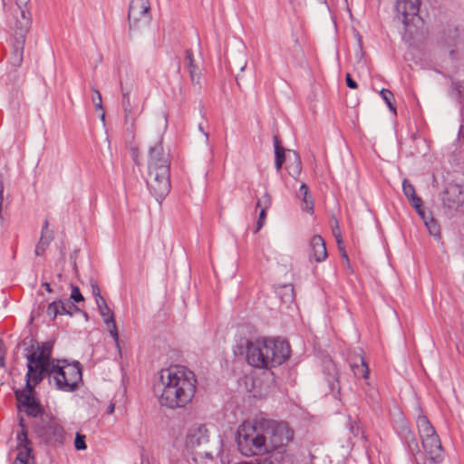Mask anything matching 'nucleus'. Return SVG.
Listing matches in <instances>:
<instances>
[{"label":"nucleus","instance_id":"30","mask_svg":"<svg viewBox=\"0 0 464 464\" xmlns=\"http://www.w3.org/2000/svg\"><path fill=\"white\" fill-rule=\"evenodd\" d=\"M266 219V210L260 209L259 218L256 223V231L260 230L265 225Z\"/></svg>","mask_w":464,"mask_h":464},{"label":"nucleus","instance_id":"26","mask_svg":"<svg viewBox=\"0 0 464 464\" xmlns=\"http://www.w3.org/2000/svg\"><path fill=\"white\" fill-rule=\"evenodd\" d=\"M92 92H93V95H92V102L94 104L95 109L97 111L98 110L102 111V99L101 92L95 88L92 89Z\"/></svg>","mask_w":464,"mask_h":464},{"label":"nucleus","instance_id":"16","mask_svg":"<svg viewBox=\"0 0 464 464\" xmlns=\"http://www.w3.org/2000/svg\"><path fill=\"white\" fill-rule=\"evenodd\" d=\"M421 440L422 445L430 459L434 461H439L441 459V445L436 432L430 434V436L422 437Z\"/></svg>","mask_w":464,"mask_h":464},{"label":"nucleus","instance_id":"3","mask_svg":"<svg viewBox=\"0 0 464 464\" xmlns=\"http://www.w3.org/2000/svg\"><path fill=\"white\" fill-rule=\"evenodd\" d=\"M148 184L157 197H164L170 188L169 160L160 144L150 150Z\"/></svg>","mask_w":464,"mask_h":464},{"label":"nucleus","instance_id":"21","mask_svg":"<svg viewBox=\"0 0 464 464\" xmlns=\"http://www.w3.org/2000/svg\"><path fill=\"white\" fill-rule=\"evenodd\" d=\"M353 371L356 377L363 379L369 378L370 370L368 364L362 357L360 358V364L353 365Z\"/></svg>","mask_w":464,"mask_h":464},{"label":"nucleus","instance_id":"24","mask_svg":"<svg viewBox=\"0 0 464 464\" xmlns=\"http://www.w3.org/2000/svg\"><path fill=\"white\" fill-rule=\"evenodd\" d=\"M275 152H276V168L279 171L282 168L283 163L285 162V150L280 145L276 144Z\"/></svg>","mask_w":464,"mask_h":464},{"label":"nucleus","instance_id":"10","mask_svg":"<svg viewBox=\"0 0 464 464\" xmlns=\"http://www.w3.org/2000/svg\"><path fill=\"white\" fill-rule=\"evenodd\" d=\"M150 19V4L149 0H131L128 13L130 25L138 27L140 24H147Z\"/></svg>","mask_w":464,"mask_h":464},{"label":"nucleus","instance_id":"15","mask_svg":"<svg viewBox=\"0 0 464 464\" xmlns=\"http://www.w3.org/2000/svg\"><path fill=\"white\" fill-rule=\"evenodd\" d=\"M327 257L324 240L320 236H314L309 243V258L315 262H323Z\"/></svg>","mask_w":464,"mask_h":464},{"label":"nucleus","instance_id":"13","mask_svg":"<svg viewBox=\"0 0 464 464\" xmlns=\"http://www.w3.org/2000/svg\"><path fill=\"white\" fill-rule=\"evenodd\" d=\"M99 313L103 320V323L105 324L108 332L110 333L111 336L114 340V343L117 347L120 346V338H119V333L117 329V325L114 319V314L111 310V308L107 305V303L103 297L97 298V303Z\"/></svg>","mask_w":464,"mask_h":464},{"label":"nucleus","instance_id":"6","mask_svg":"<svg viewBox=\"0 0 464 464\" xmlns=\"http://www.w3.org/2000/svg\"><path fill=\"white\" fill-rule=\"evenodd\" d=\"M23 23L21 25V34L12 41V49L8 57V62L14 67H19L24 59V49L25 44V33L31 24V15L29 12L20 11Z\"/></svg>","mask_w":464,"mask_h":464},{"label":"nucleus","instance_id":"36","mask_svg":"<svg viewBox=\"0 0 464 464\" xmlns=\"http://www.w3.org/2000/svg\"><path fill=\"white\" fill-rule=\"evenodd\" d=\"M102 120H104V118H105L104 113H102Z\"/></svg>","mask_w":464,"mask_h":464},{"label":"nucleus","instance_id":"22","mask_svg":"<svg viewBox=\"0 0 464 464\" xmlns=\"http://www.w3.org/2000/svg\"><path fill=\"white\" fill-rule=\"evenodd\" d=\"M380 95L382 96V98L383 99V101L385 102V103L387 104L389 109L394 114H396V108H395V106L392 103V101L394 99L393 93L391 91L387 90V89H382L380 92Z\"/></svg>","mask_w":464,"mask_h":464},{"label":"nucleus","instance_id":"19","mask_svg":"<svg viewBox=\"0 0 464 464\" xmlns=\"http://www.w3.org/2000/svg\"><path fill=\"white\" fill-rule=\"evenodd\" d=\"M446 194L450 196H456V198L452 201V205H449L450 208H463L464 207V190L460 189L458 186L450 187Z\"/></svg>","mask_w":464,"mask_h":464},{"label":"nucleus","instance_id":"1","mask_svg":"<svg viewBox=\"0 0 464 464\" xmlns=\"http://www.w3.org/2000/svg\"><path fill=\"white\" fill-rule=\"evenodd\" d=\"M52 347L49 344L38 346L27 358L28 382L39 383L44 375L51 383L63 392H72L82 382V368L78 362L52 360Z\"/></svg>","mask_w":464,"mask_h":464},{"label":"nucleus","instance_id":"20","mask_svg":"<svg viewBox=\"0 0 464 464\" xmlns=\"http://www.w3.org/2000/svg\"><path fill=\"white\" fill-rule=\"evenodd\" d=\"M417 426L419 429V432L420 435V438L424 436H430V434H432L435 432L434 428L431 426L430 422L429 421L428 418L424 415H420L417 419Z\"/></svg>","mask_w":464,"mask_h":464},{"label":"nucleus","instance_id":"29","mask_svg":"<svg viewBox=\"0 0 464 464\" xmlns=\"http://www.w3.org/2000/svg\"><path fill=\"white\" fill-rule=\"evenodd\" d=\"M74 446L78 450H83L86 449L85 436L80 433L76 434Z\"/></svg>","mask_w":464,"mask_h":464},{"label":"nucleus","instance_id":"25","mask_svg":"<svg viewBox=\"0 0 464 464\" xmlns=\"http://www.w3.org/2000/svg\"><path fill=\"white\" fill-rule=\"evenodd\" d=\"M272 200L268 193H265L262 197L257 199L256 207L260 209L267 210L271 206Z\"/></svg>","mask_w":464,"mask_h":464},{"label":"nucleus","instance_id":"14","mask_svg":"<svg viewBox=\"0 0 464 464\" xmlns=\"http://www.w3.org/2000/svg\"><path fill=\"white\" fill-rule=\"evenodd\" d=\"M420 5V0H398L396 4L397 14L405 25L412 23L415 17L418 16Z\"/></svg>","mask_w":464,"mask_h":464},{"label":"nucleus","instance_id":"5","mask_svg":"<svg viewBox=\"0 0 464 464\" xmlns=\"http://www.w3.org/2000/svg\"><path fill=\"white\" fill-rule=\"evenodd\" d=\"M268 453L285 447L294 439V430L285 421H270L265 429Z\"/></svg>","mask_w":464,"mask_h":464},{"label":"nucleus","instance_id":"34","mask_svg":"<svg viewBox=\"0 0 464 464\" xmlns=\"http://www.w3.org/2000/svg\"><path fill=\"white\" fill-rule=\"evenodd\" d=\"M44 251V244L42 243V241L36 246V248H35V254L37 256H41Z\"/></svg>","mask_w":464,"mask_h":464},{"label":"nucleus","instance_id":"35","mask_svg":"<svg viewBox=\"0 0 464 464\" xmlns=\"http://www.w3.org/2000/svg\"><path fill=\"white\" fill-rule=\"evenodd\" d=\"M44 286H45V289L48 291V292H52V288L50 286V284L49 283H45L44 284Z\"/></svg>","mask_w":464,"mask_h":464},{"label":"nucleus","instance_id":"33","mask_svg":"<svg viewBox=\"0 0 464 464\" xmlns=\"http://www.w3.org/2000/svg\"><path fill=\"white\" fill-rule=\"evenodd\" d=\"M92 294L95 296V302L97 303V298L102 297L101 295L100 288L97 285H92Z\"/></svg>","mask_w":464,"mask_h":464},{"label":"nucleus","instance_id":"4","mask_svg":"<svg viewBox=\"0 0 464 464\" xmlns=\"http://www.w3.org/2000/svg\"><path fill=\"white\" fill-rule=\"evenodd\" d=\"M236 442L239 452L246 457L268 454L265 429L250 421L238 427Z\"/></svg>","mask_w":464,"mask_h":464},{"label":"nucleus","instance_id":"8","mask_svg":"<svg viewBox=\"0 0 464 464\" xmlns=\"http://www.w3.org/2000/svg\"><path fill=\"white\" fill-rule=\"evenodd\" d=\"M264 347H266V338H258L246 342V361L250 365L256 368L267 369L268 356Z\"/></svg>","mask_w":464,"mask_h":464},{"label":"nucleus","instance_id":"23","mask_svg":"<svg viewBox=\"0 0 464 464\" xmlns=\"http://www.w3.org/2000/svg\"><path fill=\"white\" fill-rule=\"evenodd\" d=\"M424 220L425 226L427 229L429 230L430 234L433 237H439L440 235V226L433 218H427L424 215Z\"/></svg>","mask_w":464,"mask_h":464},{"label":"nucleus","instance_id":"12","mask_svg":"<svg viewBox=\"0 0 464 464\" xmlns=\"http://www.w3.org/2000/svg\"><path fill=\"white\" fill-rule=\"evenodd\" d=\"M20 426L21 431L17 434V455L13 464H31V443L27 439V432L23 423V419H20Z\"/></svg>","mask_w":464,"mask_h":464},{"label":"nucleus","instance_id":"27","mask_svg":"<svg viewBox=\"0 0 464 464\" xmlns=\"http://www.w3.org/2000/svg\"><path fill=\"white\" fill-rule=\"evenodd\" d=\"M303 204H302V209L308 212L313 213L314 212V200L312 198V196L309 198H302Z\"/></svg>","mask_w":464,"mask_h":464},{"label":"nucleus","instance_id":"9","mask_svg":"<svg viewBox=\"0 0 464 464\" xmlns=\"http://www.w3.org/2000/svg\"><path fill=\"white\" fill-rule=\"evenodd\" d=\"M38 383H29L26 375V387L24 390L15 392L18 410L24 411L27 415L37 416L40 412V406L35 400L34 389Z\"/></svg>","mask_w":464,"mask_h":464},{"label":"nucleus","instance_id":"31","mask_svg":"<svg viewBox=\"0 0 464 464\" xmlns=\"http://www.w3.org/2000/svg\"><path fill=\"white\" fill-rule=\"evenodd\" d=\"M299 193H300V196H302V198H309L311 195H310V192H309V188L307 187L306 184H302L300 186V189H299Z\"/></svg>","mask_w":464,"mask_h":464},{"label":"nucleus","instance_id":"17","mask_svg":"<svg viewBox=\"0 0 464 464\" xmlns=\"http://www.w3.org/2000/svg\"><path fill=\"white\" fill-rule=\"evenodd\" d=\"M402 189L404 195L411 202L412 207L417 210L421 218H424V211L422 209V201L416 195L415 188L412 184L408 180H404L402 183Z\"/></svg>","mask_w":464,"mask_h":464},{"label":"nucleus","instance_id":"11","mask_svg":"<svg viewBox=\"0 0 464 464\" xmlns=\"http://www.w3.org/2000/svg\"><path fill=\"white\" fill-rule=\"evenodd\" d=\"M208 440L209 433L205 424L194 423L188 429L185 442L188 450H193Z\"/></svg>","mask_w":464,"mask_h":464},{"label":"nucleus","instance_id":"7","mask_svg":"<svg viewBox=\"0 0 464 464\" xmlns=\"http://www.w3.org/2000/svg\"><path fill=\"white\" fill-rule=\"evenodd\" d=\"M264 349L268 356L267 369L281 365L290 357V346L281 339L266 338Z\"/></svg>","mask_w":464,"mask_h":464},{"label":"nucleus","instance_id":"18","mask_svg":"<svg viewBox=\"0 0 464 464\" xmlns=\"http://www.w3.org/2000/svg\"><path fill=\"white\" fill-rule=\"evenodd\" d=\"M67 306L68 304L63 301H54L48 304L46 314L52 320H54L58 314H72L68 311Z\"/></svg>","mask_w":464,"mask_h":464},{"label":"nucleus","instance_id":"2","mask_svg":"<svg viewBox=\"0 0 464 464\" xmlns=\"http://www.w3.org/2000/svg\"><path fill=\"white\" fill-rule=\"evenodd\" d=\"M193 372L180 365L161 369L153 383V393L159 403L175 410L189 404L197 391Z\"/></svg>","mask_w":464,"mask_h":464},{"label":"nucleus","instance_id":"28","mask_svg":"<svg viewBox=\"0 0 464 464\" xmlns=\"http://www.w3.org/2000/svg\"><path fill=\"white\" fill-rule=\"evenodd\" d=\"M71 299L75 303L83 302L84 298L78 286H72Z\"/></svg>","mask_w":464,"mask_h":464},{"label":"nucleus","instance_id":"32","mask_svg":"<svg viewBox=\"0 0 464 464\" xmlns=\"http://www.w3.org/2000/svg\"><path fill=\"white\" fill-rule=\"evenodd\" d=\"M346 84L351 89H356L358 87L355 81L352 78L350 73L346 74Z\"/></svg>","mask_w":464,"mask_h":464}]
</instances>
